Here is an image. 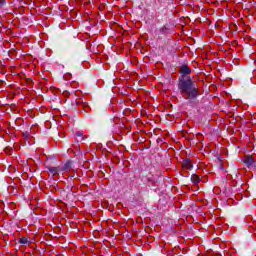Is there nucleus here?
Returning a JSON list of instances; mask_svg holds the SVG:
<instances>
[{"mask_svg":"<svg viewBox=\"0 0 256 256\" xmlns=\"http://www.w3.org/2000/svg\"><path fill=\"white\" fill-rule=\"evenodd\" d=\"M182 169L183 171H191V169H193V163L191 162V159L186 158L183 160Z\"/></svg>","mask_w":256,"mask_h":256,"instance_id":"obj_2","label":"nucleus"},{"mask_svg":"<svg viewBox=\"0 0 256 256\" xmlns=\"http://www.w3.org/2000/svg\"><path fill=\"white\" fill-rule=\"evenodd\" d=\"M79 93H80L79 91H76V92L74 93V95L77 96V95H79Z\"/></svg>","mask_w":256,"mask_h":256,"instance_id":"obj_13","label":"nucleus"},{"mask_svg":"<svg viewBox=\"0 0 256 256\" xmlns=\"http://www.w3.org/2000/svg\"><path fill=\"white\" fill-rule=\"evenodd\" d=\"M19 243H21V245H27L29 240L26 237H22L19 239Z\"/></svg>","mask_w":256,"mask_h":256,"instance_id":"obj_9","label":"nucleus"},{"mask_svg":"<svg viewBox=\"0 0 256 256\" xmlns=\"http://www.w3.org/2000/svg\"><path fill=\"white\" fill-rule=\"evenodd\" d=\"M5 3H7V0H0V7H3V5H5Z\"/></svg>","mask_w":256,"mask_h":256,"instance_id":"obj_12","label":"nucleus"},{"mask_svg":"<svg viewBox=\"0 0 256 256\" xmlns=\"http://www.w3.org/2000/svg\"><path fill=\"white\" fill-rule=\"evenodd\" d=\"M181 75H191V68L187 65H182L180 67Z\"/></svg>","mask_w":256,"mask_h":256,"instance_id":"obj_5","label":"nucleus"},{"mask_svg":"<svg viewBox=\"0 0 256 256\" xmlns=\"http://www.w3.org/2000/svg\"><path fill=\"white\" fill-rule=\"evenodd\" d=\"M71 167V164L70 163H66L64 164V166L61 168V171H69Z\"/></svg>","mask_w":256,"mask_h":256,"instance_id":"obj_10","label":"nucleus"},{"mask_svg":"<svg viewBox=\"0 0 256 256\" xmlns=\"http://www.w3.org/2000/svg\"><path fill=\"white\" fill-rule=\"evenodd\" d=\"M74 103L77 107H81L85 113H89L90 108L87 103H84L81 99H76Z\"/></svg>","mask_w":256,"mask_h":256,"instance_id":"obj_3","label":"nucleus"},{"mask_svg":"<svg viewBox=\"0 0 256 256\" xmlns=\"http://www.w3.org/2000/svg\"><path fill=\"white\" fill-rule=\"evenodd\" d=\"M76 137L79 138L78 141H85V139H87V136H84L83 131L76 132Z\"/></svg>","mask_w":256,"mask_h":256,"instance_id":"obj_8","label":"nucleus"},{"mask_svg":"<svg viewBox=\"0 0 256 256\" xmlns=\"http://www.w3.org/2000/svg\"><path fill=\"white\" fill-rule=\"evenodd\" d=\"M48 171H49L52 175H59V173H61V167H53V166H50V167H48Z\"/></svg>","mask_w":256,"mask_h":256,"instance_id":"obj_6","label":"nucleus"},{"mask_svg":"<svg viewBox=\"0 0 256 256\" xmlns=\"http://www.w3.org/2000/svg\"><path fill=\"white\" fill-rule=\"evenodd\" d=\"M62 95H63V97L69 98L71 96V92L64 90Z\"/></svg>","mask_w":256,"mask_h":256,"instance_id":"obj_11","label":"nucleus"},{"mask_svg":"<svg viewBox=\"0 0 256 256\" xmlns=\"http://www.w3.org/2000/svg\"><path fill=\"white\" fill-rule=\"evenodd\" d=\"M191 181L194 183V185H199V183H201V177L197 174H193L191 176Z\"/></svg>","mask_w":256,"mask_h":256,"instance_id":"obj_7","label":"nucleus"},{"mask_svg":"<svg viewBox=\"0 0 256 256\" xmlns=\"http://www.w3.org/2000/svg\"><path fill=\"white\" fill-rule=\"evenodd\" d=\"M243 163H245V165H247V167H251V165H253V163H255V161L253 160V157H251L250 155H246L243 158Z\"/></svg>","mask_w":256,"mask_h":256,"instance_id":"obj_4","label":"nucleus"},{"mask_svg":"<svg viewBox=\"0 0 256 256\" xmlns=\"http://www.w3.org/2000/svg\"><path fill=\"white\" fill-rule=\"evenodd\" d=\"M178 89L187 99H195L199 95V89L191 78L182 77L179 79Z\"/></svg>","mask_w":256,"mask_h":256,"instance_id":"obj_1","label":"nucleus"}]
</instances>
